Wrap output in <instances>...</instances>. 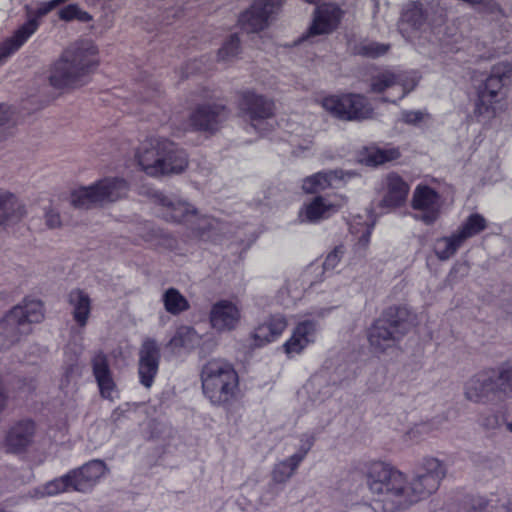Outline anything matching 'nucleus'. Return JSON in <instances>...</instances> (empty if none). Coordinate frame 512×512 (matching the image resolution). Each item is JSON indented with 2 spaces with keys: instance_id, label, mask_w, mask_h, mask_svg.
<instances>
[{
  "instance_id": "nucleus-1",
  "label": "nucleus",
  "mask_w": 512,
  "mask_h": 512,
  "mask_svg": "<svg viewBox=\"0 0 512 512\" xmlns=\"http://www.w3.org/2000/svg\"><path fill=\"white\" fill-rule=\"evenodd\" d=\"M99 65L98 45L91 39H79L69 44L51 65L49 83L59 90L78 89L87 84Z\"/></svg>"
},
{
  "instance_id": "nucleus-2",
  "label": "nucleus",
  "mask_w": 512,
  "mask_h": 512,
  "mask_svg": "<svg viewBox=\"0 0 512 512\" xmlns=\"http://www.w3.org/2000/svg\"><path fill=\"white\" fill-rule=\"evenodd\" d=\"M139 169L150 177H164L183 173L189 165L186 152L165 137L145 139L135 151Z\"/></svg>"
},
{
  "instance_id": "nucleus-3",
  "label": "nucleus",
  "mask_w": 512,
  "mask_h": 512,
  "mask_svg": "<svg viewBox=\"0 0 512 512\" xmlns=\"http://www.w3.org/2000/svg\"><path fill=\"white\" fill-rule=\"evenodd\" d=\"M202 391L214 405L232 401L237 393L239 378L233 365L223 359H211L201 370Z\"/></svg>"
},
{
  "instance_id": "nucleus-4",
  "label": "nucleus",
  "mask_w": 512,
  "mask_h": 512,
  "mask_svg": "<svg viewBox=\"0 0 512 512\" xmlns=\"http://www.w3.org/2000/svg\"><path fill=\"white\" fill-rule=\"evenodd\" d=\"M512 83V64L495 63L478 91L475 115L486 122L496 117L497 104L504 98V89Z\"/></svg>"
},
{
  "instance_id": "nucleus-5",
  "label": "nucleus",
  "mask_w": 512,
  "mask_h": 512,
  "mask_svg": "<svg viewBox=\"0 0 512 512\" xmlns=\"http://www.w3.org/2000/svg\"><path fill=\"white\" fill-rule=\"evenodd\" d=\"M129 192L128 182L119 177H106L89 186L74 189L69 197L75 208L102 207L125 198Z\"/></svg>"
},
{
  "instance_id": "nucleus-6",
  "label": "nucleus",
  "mask_w": 512,
  "mask_h": 512,
  "mask_svg": "<svg viewBox=\"0 0 512 512\" xmlns=\"http://www.w3.org/2000/svg\"><path fill=\"white\" fill-rule=\"evenodd\" d=\"M408 311L404 307H389L368 331V341L374 353H384L397 346L404 335Z\"/></svg>"
},
{
  "instance_id": "nucleus-7",
  "label": "nucleus",
  "mask_w": 512,
  "mask_h": 512,
  "mask_svg": "<svg viewBox=\"0 0 512 512\" xmlns=\"http://www.w3.org/2000/svg\"><path fill=\"white\" fill-rule=\"evenodd\" d=\"M152 198L166 221L186 224L197 235L210 227L209 219L200 215L193 205L180 197L155 192Z\"/></svg>"
},
{
  "instance_id": "nucleus-8",
  "label": "nucleus",
  "mask_w": 512,
  "mask_h": 512,
  "mask_svg": "<svg viewBox=\"0 0 512 512\" xmlns=\"http://www.w3.org/2000/svg\"><path fill=\"white\" fill-rule=\"evenodd\" d=\"M396 476L390 493L383 499L386 510L393 512L397 509L407 508L427 497L421 484L414 478L409 480L402 472Z\"/></svg>"
},
{
  "instance_id": "nucleus-9",
  "label": "nucleus",
  "mask_w": 512,
  "mask_h": 512,
  "mask_svg": "<svg viewBox=\"0 0 512 512\" xmlns=\"http://www.w3.org/2000/svg\"><path fill=\"white\" fill-rule=\"evenodd\" d=\"M348 203V197L341 193L317 195L305 203L299 211L301 222L316 223L338 213Z\"/></svg>"
},
{
  "instance_id": "nucleus-10",
  "label": "nucleus",
  "mask_w": 512,
  "mask_h": 512,
  "mask_svg": "<svg viewBox=\"0 0 512 512\" xmlns=\"http://www.w3.org/2000/svg\"><path fill=\"white\" fill-rule=\"evenodd\" d=\"M398 29L403 37L414 44H420L422 38L431 40V28L426 22L422 7L417 3L406 5L401 14Z\"/></svg>"
},
{
  "instance_id": "nucleus-11",
  "label": "nucleus",
  "mask_w": 512,
  "mask_h": 512,
  "mask_svg": "<svg viewBox=\"0 0 512 512\" xmlns=\"http://www.w3.org/2000/svg\"><path fill=\"white\" fill-rule=\"evenodd\" d=\"M282 0H257L239 18L243 30L256 33L266 29L279 11Z\"/></svg>"
},
{
  "instance_id": "nucleus-12",
  "label": "nucleus",
  "mask_w": 512,
  "mask_h": 512,
  "mask_svg": "<svg viewBox=\"0 0 512 512\" xmlns=\"http://www.w3.org/2000/svg\"><path fill=\"white\" fill-rule=\"evenodd\" d=\"M230 111L220 102L200 104L189 116V125L199 131L215 132L229 118Z\"/></svg>"
},
{
  "instance_id": "nucleus-13",
  "label": "nucleus",
  "mask_w": 512,
  "mask_h": 512,
  "mask_svg": "<svg viewBox=\"0 0 512 512\" xmlns=\"http://www.w3.org/2000/svg\"><path fill=\"white\" fill-rule=\"evenodd\" d=\"M341 8L332 2L323 3L316 7L313 19L302 39L328 35L336 30L343 17Z\"/></svg>"
},
{
  "instance_id": "nucleus-14",
  "label": "nucleus",
  "mask_w": 512,
  "mask_h": 512,
  "mask_svg": "<svg viewBox=\"0 0 512 512\" xmlns=\"http://www.w3.org/2000/svg\"><path fill=\"white\" fill-rule=\"evenodd\" d=\"M239 109L251 125L257 128L274 116L275 107L272 100L253 91H246L240 96Z\"/></svg>"
},
{
  "instance_id": "nucleus-15",
  "label": "nucleus",
  "mask_w": 512,
  "mask_h": 512,
  "mask_svg": "<svg viewBox=\"0 0 512 512\" xmlns=\"http://www.w3.org/2000/svg\"><path fill=\"white\" fill-rule=\"evenodd\" d=\"M412 207L421 212L419 219L427 225L433 224L441 213L439 194L426 185H418L412 196Z\"/></svg>"
},
{
  "instance_id": "nucleus-16",
  "label": "nucleus",
  "mask_w": 512,
  "mask_h": 512,
  "mask_svg": "<svg viewBox=\"0 0 512 512\" xmlns=\"http://www.w3.org/2000/svg\"><path fill=\"white\" fill-rule=\"evenodd\" d=\"M160 362V348L154 339L147 338L139 350L138 374L140 382L150 388L157 375Z\"/></svg>"
},
{
  "instance_id": "nucleus-17",
  "label": "nucleus",
  "mask_w": 512,
  "mask_h": 512,
  "mask_svg": "<svg viewBox=\"0 0 512 512\" xmlns=\"http://www.w3.org/2000/svg\"><path fill=\"white\" fill-rule=\"evenodd\" d=\"M35 434L36 426L33 421H19L7 431L3 441V448L8 453H24L33 444Z\"/></svg>"
},
{
  "instance_id": "nucleus-18",
  "label": "nucleus",
  "mask_w": 512,
  "mask_h": 512,
  "mask_svg": "<svg viewBox=\"0 0 512 512\" xmlns=\"http://www.w3.org/2000/svg\"><path fill=\"white\" fill-rule=\"evenodd\" d=\"M241 319V312L236 303L222 299L215 302L209 312L211 327L217 332L234 330Z\"/></svg>"
},
{
  "instance_id": "nucleus-19",
  "label": "nucleus",
  "mask_w": 512,
  "mask_h": 512,
  "mask_svg": "<svg viewBox=\"0 0 512 512\" xmlns=\"http://www.w3.org/2000/svg\"><path fill=\"white\" fill-rule=\"evenodd\" d=\"M401 472L384 462H373L369 465L366 478L367 485L373 494L386 498L394 484V478Z\"/></svg>"
},
{
  "instance_id": "nucleus-20",
  "label": "nucleus",
  "mask_w": 512,
  "mask_h": 512,
  "mask_svg": "<svg viewBox=\"0 0 512 512\" xmlns=\"http://www.w3.org/2000/svg\"><path fill=\"white\" fill-rule=\"evenodd\" d=\"M416 84V80L409 77L406 72L386 70L372 78L371 89L373 92L381 93L390 88H397L398 98L401 99L413 90Z\"/></svg>"
},
{
  "instance_id": "nucleus-21",
  "label": "nucleus",
  "mask_w": 512,
  "mask_h": 512,
  "mask_svg": "<svg viewBox=\"0 0 512 512\" xmlns=\"http://www.w3.org/2000/svg\"><path fill=\"white\" fill-rule=\"evenodd\" d=\"M353 172L343 170H327L314 173L302 180L301 188L306 194H319L337 183H346L354 177Z\"/></svg>"
},
{
  "instance_id": "nucleus-22",
  "label": "nucleus",
  "mask_w": 512,
  "mask_h": 512,
  "mask_svg": "<svg viewBox=\"0 0 512 512\" xmlns=\"http://www.w3.org/2000/svg\"><path fill=\"white\" fill-rule=\"evenodd\" d=\"M445 475L446 467L442 461L435 457H425L418 464L414 479L421 484L422 489L429 496L438 489Z\"/></svg>"
},
{
  "instance_id": "nucleus-23",
  "label": "nucleus",
  "mask_w": 512,
  "mask_h": 512,
  "mask_svg": "<svg viewBox=\"0 0 512 512\" xmlns=\"http://www.w3.org/2000/svg\"><path fill=\"white\" fill-rule=\"evenodd\" d=\"M108 468L101 460H93L70 472L72 489L79 492L90 490L106 473Z\"/></svg>"
},
{
  "instance_id": "nucleus-24",
  "label": "nucleus",
  "mask_w": 512,
  "mask_h": 512,
  "mask_svg": "<svg viewBox=\"0 0 512 512\" xmlns=\"http://www.w3.org/2000/svg\"><path fill=\"white\" fill-rule=\"evenodd\" d=\"M410 187L398 174L389 173L383 180L381 205L387 208L402 206L408 197Z\"/></svg>"
},
{
  "instance_id": "nucleus-25",
  "label": "nucleus",
  "mask_w": 512,
  "mask_h": 512,
  "mask_svg": "<svg viewBox=\"0 0 512 512\" xmlns=\"http://www.w3.org/2000/svg\"><path fill=\"white\" fill-rule=\"evenodd\" d=\"M497 393H501L497 375L479 374L466 384L465 394L471 401L479 402Z\"/></svg>"
},
{
  "instance_id": "nucleus-26",
  "label": "nucleus",
  "mask_w": 512,
  "mask_h": 512,
  "mask_svg": "<svg viewBox=\"0 0 512 512\" xmlns=\"http://www.w3.org/2000/svg\"><path fill=\"white\" fill-rule=\"evenodd\" d=\"M67 303L73 320L79 327L84 328L92 310V300L89 294L79 288L72 289L67 295Z\"/></svg>"
},
{
  "instance_id": "nucleus-27",
  "label": "nucleus",
  "mask_w": 512,
  "mask_h": 512,
  "mask_svg": "<svg viewBox=\"0 0 512 512\" xmlns=\"http://www.w3.org/2000/svg\"><path fill=\"white\" fill-rule=\"evenodd\" d=\"M92 369L101 396L106 399H112L116 385L105 354L99 352L94 355L92 358Z\"/></svg>"
},
{
  "instance_id": "nucleus-28",
  "label": "nucleus",
  "mask_w": 512,
  "mask_h": 512,
  "mask_svg": "<svg viewBox=\"0 0 512 512\" xmlns=\"http://www.w3.org/2000/svg\"><path fill=\"white\" fill-rule=\"evenodd\" d=\"M92 369L101 396L106 399H112L116 385L105 354L99 352L94 355L92 358Z\"/></svg>"
},
{
  "instance_id": "nucleus-29",
  "label": "nucleus",
  "mask_w": 512,
  "mask_h": 512,
  "mask_svg": "<svg viewBox=\"0 0 512 512\" xmlns=\"http://www.w3.org/2000/svg\"><path fill=\"white\" fill-rule=\"evenodd\" d=\"M315 324L311 321L300 322L293 331L290 339L283 345L288 356L299 354L305 347L314 341Z\"/></svg>"
},
{
  "instance_id": "nucleus-30",
  "label": "nucleus",
  "mask_w": 512,
  "mask_h": 512,
  "mask_svg": "<svg viewBox=\"0 0 512 512\" xmlns=\"http://www.w3.org/2000/svg\"><path fill=\"white\" fill-rule=\"evenodd\" d=\"M22 326L31 331L32 323H39L44 319L43 304L39 300H25L22 304L13 307L10 311Z\"/></svg>"
},
{
  "instance_id": "nucleus-31",
  "label": "nucleus",
  "mask_w": 512,
  "mask_h": 512,
  "mask_svg": "<svg viewBox=\"0 0 512 512\" xmlns=\"http://www.w3.org/2000/svg\"><path fill=\"white\" fill-rule=\"evenodd\" d=\"M25 215V205L13 193L0 191V225L19 221Z\"/></svg>"
},
{
  "instance_id": "nucleus-32",
  "label": "nucleus",
  "mask_w": 512,
  "mask_h": 512,
  "mask_svg": "<svg viewBox=\"0 0 512 512\" xmlns=\"http://www.w3.org/2000/svg\"><path fill=\"white\" fill-rule=\"evenodd\" d=\"M38 21L33 18L24 23L14 35L0 45V62L17 51L23 43L37 30Z\"/></svg>"
},
{
  "instance_id": "nucleus-33",
  "label": "nucleus",
  "mask_w": 512,
  "mask_h": 512,
  "mask_svg": "<svg viewBox=\"0 0 512 512\" xmlns=\"http://www.w3.org/2000/svg\"><path fill=\"white\" fill-rule=\"evenodd\" d=\"M287 327V322L282 316L271 317L260 324L253 332L255 345L262 346L279 337Z\"/></svg>"
},
{
  "instance_id": "nucleus-34",
  "label": "nucleus",
  "mask_w": 512,
  "mask_h": 512,
  "mask_svg": "<svg viewBox=\"0 0 512 512\" xmlns=\"http://www.w3.org/2000/svg\"><path fill=\"white\" fill-rule=\"evenodd\" d=\"M29 332L9 312L0 321V350H6Z\"/></svg>"
},
{
  "instance_id": "nucleus-35",
  "label": "nucleus",
  "mask_w": 512,
  "mask_h": 512,
  "mask_svg": "<svg viewBox=\"0 0 512 512\" xmlns=\"http://www.w3.org/2000/svg\"><path fill=\"white\" fill-rule=\"evenodd\" d=\"M344 109L348 116L343 117L346 121H356L368 119L373 114V109L367 99L359 94H344Z\"/></svg>"
},
{
  "instance_id": "nucleus-36",
  "label": "nucleus",
  "mask_w": 512,
  "mask_h": 512,
  "mask_svg": "<svg viewBox=\"0 0 512 512\" xmlns=\"http://www.w3.org/2000/svg\"><path fill=\"white\" fill-rule=\"evenodd\" d=\"M201 342V336L189 326H181L177 329L168 346L175 350H191Z\"/></svg>"
},
{
  "instance_id": "nucleus-37",
  "label": "nucleus",
  "mask_w": 512,
  "mask_h": 512,
  "mask_svg": "<svg viewBox=\"0 0 512 512\" xmlns=\"http://www.w3.org/2000/svg\"><path fill=\"white\" fill-rule=\"evenodd\" d=\"M464 244L456 232L450 236L436 239L434 252L439 260L445 261L454 256L457 250Z\"/></svg>"
},
{
  "instance_id": "nucleus-38",
  "label": "nucleus",
  "mask_w": 512,
  "mask_h": 512,
  "mask_svg": "<svg viewBox=\"0 0 512 512\" xmlns=\"http://www.w3.org/2000/svg\"><path fill=\"white\" fill-rule=\"evenodd\" d=\"M487 228L486 219L478 213L471 214L455 231L461 240L465 243L466 240L472 238Z\"/></svg>"
},
{
  "instance_id": "nucleus-39",
  "label": "nucleus",
  "mask_w": 512,
  "mask_h": 512,
  "mask_svg": "<svg viewBox=\"0 0 512 512\" xmlns=\"http://www.w3.org/2000/svg\"><path fill=\"white\" fill-rule=\"evenodd\" d=\"M165 310L173 315H178L189 309L188 300L175 288H169L162 297Z\"/></svg>"
},
{
  "instance_id": "nucleus-40",
  "label": "nucleus",
  "mask_w": 512,
  "mask_h": 512,
  "mask_svg": "<svg viewBox=\"0 0 512 512\" xmlns=\"http://www.w3.org/2000/svg\"><path fill=\"white\" fill-rule=\"evenodd\" d=\"M72 489V477L70 472L60 478H56L34 491L35 497L53 496Z\"/></svg>"
},
{
  "instance_id": "nucleus-41",
  "label": "nucleus",
  "mask_w": 512,
  "mask_h": 512,
  "mask_svg": "<svg viewBox=\"0 0 512 512\" xmlns=\"http://www.w3.org/2000/svg\"><path fill=\"white\" fill-rule=\"evenodd\" d=\"M300 463V456H290L286 460L277 463L272 471V480L275 483H285L292 477Z\"/></svg>"
},
{
  "instance_id": "nucleus-42",
  "label": "nucleus",
  "mask_w": 512,
  "mask_h": 512,
  "mask_svg": "<svg viewBox=\"0 0 512 512\" xmlns=\"http://www.w3.org/2000/svg\"><path fill=\"white\" fill-rule=\"evenodd\" d=\"M318 103L327 113L333 117L343 120V117L348 116L344 109V94L324 96L318 100Z\"/></svg>"
},
{
  "instance_id": "nucleus-43",
  "label": "nucleus",
  "mask_w": 512,
  "mask_h": 512,
  "mask_svg": "<svg viewBox=\"0 0 512 512\" xmlns=\"http://www.w3.org/2000/svg\"><path fill=\"white\" fill-rule=\"evenodd\" d=\"M58 16L65 22L77 20L81 23H88L93 20L91 14L82 10L77 4H69L58 11Z\"/></svg>"
},
{
  "instance_id": "nucleus-44",
  "label": "nucleus",
  "mask_w": 512,
  "mask_h": 512,
  "mask_svg": "<svg viewBox=\"0 0 512 512\" xmlns=\"http://www.w3.org/2000/svg\"><path fill=\"white\" fill-rule=\"evenodd\" d=\"M390 45L373 41H364L356 48V53L365 57L376 58L386 54Z\"/></svg>"
},
{
  "instance_id": "nucleus-45",
  "label": "nucleus",
  "mask_w": 512,
  "mask_h": 512,
  "mask_svg": "<svg viewBox=\"0 0 512 512\" xmlns=\"http://www.w3.org/2000/svg\"><path fill=\"white\" fill-rule=\"evenodd\" d=\"M499 390L506 396H512V361L503 363L497 369Z\"/></svg>"
},
{
  "instance_id": "nucleus-46",
  "label": "nucleus",
  "mask_w": 512,
  "mask_h": 512,
  "mask_svg": "<svg viewBox=\"0 0 512 512\" xmlns=\"http://www.w3.org/2000/svg\"><path fill=\"white\" fill-rule=\"evenodd\" d=\"M240 53V41L236 35H231L218 51V58L221 61L229 62L235 59Z\"/></svg>"
},
{
  "instance_id": "nucleus-47",
  "label": "nucleus",
  "mask_w": 512,
  "mask_h": 512,
  "mask_svg": "<svg viewBox=\"0 0 512 512\" xmlns=\"http://www.w3.org/2000/svg\"><path fill=\"white\" fill-rule=\"evenodd\" d=\"M400 157V151L396 148L375 150L369 155V162L378 165L387 161H392Z\"/></svg>"
},
{
  "instance_id": "nucleus-48",
  "label": "nucleus",
  "mask_w": 512,
  "mask_h": 512,
  "mask_svg": "<svg viewBox=\"0 0 512 512\" xmlns=\"http://www.w3.org/2000/svg\"><path fill=\"white\" fill-rule=\"evenodd\" d=\"M344 254V248L343 246H337L332 252H330L324 263L323 267L325 270H333L336 268Z\"/></svg>"
},
{
  "instance_id": "nucleus-49",
  "label": "nucleus",
  "mask_w": 512,
  "mask_h": 512,
  "mask_svg": "<svg viewBox=\"0 0 512 512\" xmlns=\"http://www.w3.org/2000/svg\"><path fill=\"white\" fill-rule=\"evenodd\" d=\"M314 436L311 434H304L300 438V446L297 453L293 454L292 456H300L301 462L307 455V453L310 451L314 444Z\"/></svg>"
},
{
  "instance_id": "nucleus-50",
  "label": "nucleus",
  "mask_w": 512,
  "mask_h": 512,
  "mask_svg": "<svg viewBox=\"0 0 512 512\" xmlns=\"http://www.w3.org/2000/svg\"><path fill=\"white\" fill-rule=\"evenodd\" d=\"M426 114L421 111H404L401 114L402 121L407 124H417L424 120Z\"/></svg>"
},
{
  "instance_id": "nucleus-51",
  "label": "nucleus",
  "mask_w": 512,
  "mask_h": 512,
  "mask_svg": "<svg viewBox=\"0 0 512 512\" xmlns=\"http://www.w3.org/2000/svg\"><path fill=\"white\" fill-rule=\"evenodd\" d=\"M45 222L51 229L59 228L62 224L59 212L54 209L47 210L45 213Z\"/></svg>"
},
{
  "instance_id": "nucleus-52",
  "label": "nucleus",
  "mask_w": 512,
  "mask_h": 512,
  "mask_svg": "<svg viewBox=\"0 0 512 512\" xmlns=\"http://www.w3.org/2000/svg\"><path fill=\"white\" fill-rule=\"evenodd\" d=\"M480 425L488 430L496 429L499 426V418L495 414L481 416Z\"/></svg>"
},
{
  "instance_id": "nucleus-53",
  "label": "nucleus",
  "mask_w": 512,
  "mask_h": 512,
  "mask_svg": "<svg viewBox=\"0 0 512 512\" xmlns=\"http://www.w3.org/2000/svg\"><path fill=\"white\" fill-rule=\"evenodd\" d=\"M55 7H57V5L54 2V0L41 3L38 9L36 10V17H43L44 15L48 14L51 10H53Z\"/></svg>"
},
{
  "instance_id": "nucleus-54",
  "label": "nucleus",
  "mask_w": 512,
  "mask_h": 512,
  "mask_svg": "<svg viewBox=\"0 0 512 512\" xmlns=\"http://www.w3.org/2000/svg\"><path fill=\"white\" fill-rule=\"evenodd\" d=\"M8 392L4 383L0 380V413L7 407Z\"/></svg>"
},
{
  "instance_id": "nucleus-55",
  "label": "nucleus",
  "mask_w": 512,
  "mask_h": 512,
  "mask_svg": "<svg viewBox=\"0 0 512 512\" xmlns=\"http://www.w3.org/2000/svg\"><path fill=\"white\" fill-rule=\"evenodd\" d=\"M9 119L8 110L4 106H0V125L7 122Z\"/></svg>"
},
{
  "instance_id": "nucleus-56",
  "label": "nucleus",
  "mask_w": 512,
  "mask_h": 512,
  "mask_svg": "<svg viewBox=\"0 0 512 512\" xmlns=\"http://www.w3.org/2000/svg\"><path fill=\"white\" fill-rule=\"evenodd\" d=\"M370 230L367 229L365 234L360 238L359 240V243L363 246V247H366L369 243V239H370Z\"/></svg>"
},
{
  "instance_id": "nucleus-57",
  "label": "nucleus",
  "mask_w": 512,
  "mask_h": 512,
  "mask_svg": "<svg viewBox=\"0 0 512 512\" xmlns=\"http://www.w3.org/2000/svg\"><path fill=\"white\" fill-rule=\"evenodd\" d=\"M416 432H417V428H413V429H411L410 431H408L407 436H408L411 440H414V439H416Z\"/></svg>"
},
{
  "instance_id": "nucleus-58",
  "label": "nucleus",
  "mask_w": 512,
  "mask_h": 512,
  "mask_svg": "<svg viewBox=\"0 0 512 512\" xmlns=\"http://www.w3.org/2000/svg\"><path fill=\"white\" fill-rule=\"evenodd\" d=\"M506 506L509 511H512V496L509 498Z\"/></svg>"
},
{
  "instance_id": "nucleus-59",
  "label": "nucleus",
  "mask_w": 512,
  "mask_h": 512,
  "mask_svg": "<svg viewBox=\"0 0 512 512\" xmlns=\"http://www.w3.org/2000/svg\"><path fill=\"white\" fill-rule=\"evenodd\" d=\"M507 428L510 432H512V421L507 424Z\"/></svg>"
}]
</instances>
